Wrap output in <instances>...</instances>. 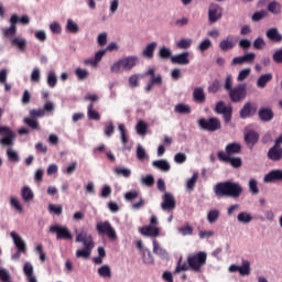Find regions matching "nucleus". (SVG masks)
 <instances>
[{
    "mask_svg": "<svg viewBox=\"0 0 282 282\" xmlns=\"http://www.w3.org/2000/svg\"><path fill=\"white\" fill-rule=\"evenodd\" d=\"M216 197H230L231 199H239L243 194V186L241 183L227 180L219 182L214 186Z\"/></svg>",
    "mask_w": 282,
    "mask_h": 282,
    "instance_id": "f257e3e1",
    "label": "nucleus"
},
{
    "mask_svg": "<svg viewBox=\"0 0 282 282\" xmlns=\"http://www.w3.org/2000/svg\"><path fill=\"white\" fill-rule=\"evenodd\" d=\"M208 259V253L205 251H198L196 254H192L187 257V264L193 272H202V268L206 263Z\"/></svg>",
    "mask_w": 282,
    "mask_h": 282,
    "instance_id": "f03ea898",
    "label": "nucleus"
},
{
    "mask_svg": "<svg viewBox=\"0 0 282 282\" xmlns=\"http://www.w3.org/2000/svg\"><path fill=\"white\" fill-rule=\"evenodd\" d=\"M198 127L203 131H209V133H215V131H219L221 129V121L217 117H209V118H199L198 119Z\"/></svg>",
    "mask_w": 282,
    "mask_h": 282,
    "instance_id": "7ed1b4c3",
    "label": "nucleus"
},
{
    "mask_svg": "<svg viewBox=\"0 0 282 282\" xmlns=\"http://www.w3.org/2000/svg\"><path fill=\"white\" fill-rule=\"evenodd\" d=\"M96 230L99 236L105 235L106 237H108V239H110V241H116V239H118L116 228L111 226V223L109 220L97 223Z\"/></svg>",
    "mask_w": 282,
    "mask_h": 282,
    "instance_id": "20e7f679",
    "label": "nucleus"
},
{
    "mask_svg": "<svg viewBox=\"0 0 282 282\" xmlns=\"http://www.w3.org/2000/svg\"><path fill=\"white\" fill-rule=\"evenodd\" d=\"M229 94V100L231 102H241V100H246V96H248V84L241 83L234 87Z\"/></svg>",
    "mask_w": 282,
    "mask_h": 282,
    "instance_id": "39448f33",
    "label": "nucleus"
},
{
    "mask_svg": "<svg viewBox=\"0 0 282 282\" xmlns=\"http://www.w3.org/2000/svg\"><path fill=\"white\" fill-rule=\"evenodd\" d=\"M0 144L2 147H14V140L17 134L12 130L11 127L8 126H0Z\"/></svg>",
    "mask_w": 282,
    "mask_h": 282,
    "instance_id": "423d86ee",
    "label": "nucleus"
},
{
    "mask_svg": "<svg viewBox=\"0 0 282 282\" xmlns=\"http://www.w3.org/2000/svg\"><path fill=\"white\" fill-rule=\"evenodd\" d=\"M215 113L223 116L224 122L228 124L232 120V106L226 105V101L219 100L214 108Z\"/></svg>",
    "mask_w": 282,
    "mask_h": 282,
    "instance_id": "0eeeda50",
    "label": "nucleus"
},
{
    "mask_svg": "<svg viewBox=\"0 0 282 282\" xmlns=\"http://www.w3.org/2000/svg\"><path fill=\"white\" fill-rule=\"evenodd\" d=\"M50 232L56 235L57 241H61L62 239H64L65 241H72V239H74V236L72 235V231H69V228L63 225H52L50 227Z\"/></svg>",
    "mask_w": 282,
    "mask_h": 282,
    "instance_id": "6e6552de",
    "label": "nucleus"
},
{
    "mask_svg": "<svg viewBox=\"0 0 282 282\" xmlns=\"http://www.w3.org/2000/svg\"><path fill=\"white\" fill-rule=\"evenodd\" d=\"M243 147L241 143L234 141L231 143H228L224 150H220L217 152V158H230L232 155H239L242 151Z\"/></svg>",
    "mask_w": 282,
    "mask_h": 282,
    "instance_id": "1a4fd4ad",
    "label": "nucleus"
},
{
    "mask_svg": "<svg viewBox=\"0 0 282 282\" xmlns=\"http://www.w3.org/2000/svg\"><path fill=\"white\" fill-rule=\"evenodd\" d=\"M177 206V202L175 200V196L172 193L165 192L162 196L161 208L165 213H173L175 207Z\"/></svg>",
    "mask_w": 282,
    "mask_h": 282,
    "instance_id": "9d476101",
    "label": "nucleus"
},
{
    "mask_svg": "<svg viewBox=\"0 0 282 282\" xmlns=\"http://www.w3.org/2000/svg\"><path fill=\"white\" fill-rule=\"evenodd\" d=\"M10 237L13 241L15 250H19V252L25 254V252H28V243L25 242V240H23L21 235H19L17 231H11Z\"/></svg>",
    "mask_w": 282,
    "mask_h": 282,
    "instance_id": "9b49d317",
    "label": "nucleus"
},
{
    "mask_svg": "<svg viewBox=\"0 0 282 282\" xmlns=\"http://www.w3.org/2000/svg\"><path fill=\"white\" fill-rule=\"evenodd\" d=\"M223 17L221 6L217 3H210L208 9V21L209 23H217Z\"/></svg>",
    "mask_w": 282,
    "mask_h": 282,
    "instance_id": "f8f14e48",
    "label": "nucleus"
},
{
    "mask_svg": "<svg viewBox=\"0 0 282 282\" xmlns=\"http://www.w3.org/2000/svg\"><path fill=\"white\" fill-rule=\"evenodd\" d=\"M118 129L120 133L122 151H131V149H133V143L129 144V134L127 133V127L124 126V123H119Z\"/></svg>",
    "mask_w": 282,
    "mask_h": 282,
    "instance_id": "ddd939ff",
    "label": "nucleus"
},
{
    "mask_svg": "<svg viewBox=\"0 0 282 282\" xmlns=\"http://www.w3.org/2000/svg\"><path fill=\"white\" fill-rule=\"evenodd\" d=\"M264 184H276L279 182H282V170L281 169H274L271 170L269 173H267L263 176Z\"/></svg>",
    "mask_w": 282,
    "mask_h": 282,
    "instance_id": "4468645a",
    "label": "nucleus"
},
{
    "mask_svg": "<svg viewBox=\"0 0 282 282\" xmlns=\"http://www.w3.org/2000/svg\"><path fill=\"white\" fill-rule=\"evenodd\" d=\"M257 115V106H253L251 101L246 102L239 111V117L241 120H247V118H252Z\"/></svg>",
    "mask_w": 282,
    "mask_h": 282,
    "instance_id": "2eb2a0df",
    "label": "nucleus"
},
{
    "mask_svg": "<svg viewBox=\"0 0 282 282\" xmlns=\"http://www.w3.org/2000/svg\"><path fill=\"white\" fill-rule=\"evenodd\" d=\"M258 118L261 122H272L274 120V110L271 107L262 106L258 110Z\"/></svg>",
    "mask_w": 282,
    "mask_h": 282,
    "instance_id": "dca6fc26",
    "label": "nucleus"
},
{
    "mask_svg": "<svg viewBox=\"0 0 282 282\" xmlns=\"http://www.w3.org/2000/svg\"><path fill=\"white\" fill-rule=\"evenodd\" d=\"M121 62L123 63V70L131 72L133 67L138 66V63H140V58L137 55H129L122 57Z\"/></svg>",
    "mask_w": 282,
    "mask_h": 282,
    "instance_id": "f3484780",
    "label": "nucleus"
},
{
    "mask_svg": "<svg viewBox=\"0 0 282 282\" xmlns=\"http://www.w3.org/2000/svg\"><path fill=\"white\" fill-rule=\"evenodd\" d=\"M243 138L247 147H249V149H252L259 142V132L254 130H248L245 132Z\"/></svg>",
    "mask_w": 282,
    "mask_h": 282,
    "instance_id": "a211bd4d",
    "label": "nucleus"
},
{
    "mask_svg": "<svg viewBox=\"0 0 282 282\" xmlns=\"http://www.w3.org/2000/svg\"><path fill=\"white\" fill-rule=\"evenodd\" d=\"M96 245L94 242H88L84 245V248L76 250V258L77 259H89L91 257V250H94V247Z\"/></svg>",
    "mask_w": 282,
    "mask_h": 282,
    "instance_id": "6ab92c4d",
    "label": "nucleus"
},
{
    "mask_svg": "<svg viewBox=\"0 0 282 282\" xmlns=\"http://www.w3.org/2000/svg\"><path fill=\"white\" fill-rule=\"evenodd\" d=\"M139 232L143 237H160V227L145 225L139 229Z\"/></svg>",
    "mask_w": 282,
    "mask_h": 282,
    "instance_id": "aec40b11",
    "label": "nucleus"
},
{
    "mask_svg": "<svg viewBox=\"0 0 282 282\" xmlns=\"http://www.w3.org/2000/svg\"><path fill=\"white\" fill-rule=\"evenodd\" d=\"M10 44L12 47H15V50H19V52H25V50H28V40L23 36L18 35L10 39Z\"/></svg>",
    "mask_w": 282,
    "mask_h": 282,
    "instance_id": "412c9836",
    "label": "nucleus"
},
{
    "mask_svg": "<svg viewBox=\"0 0 282 282\" xmlns=\"http://www.w3.org/2000/svg\"><path fill=\"white\" fill-rule=\"evenodd\" d=\"M267 158L271 162H281V160H282V148H279L276 145H272L267 152Z\"/></svg>",
    "mask_w": 282,
    "mask_h": 282,
    "instance_id": "4be33fe9",
    "label": "nucleus"
},
{
    "mask_svg": "<svg viewBox=\"0 0 282 282\" xmlns=\"http://www.w3.org/2000/svg\"><path fill=\"white\" fill-rule=\"evenodd\" d=\"M218 160L225 164H230L232 169H241L243 166V160L240 156H223Z\"/></svg>",
    "mask_w": 282,
    "mask_h": 282,
    "instance_id": "5701e85b",
    "label": "nucleus"
},
{
    "mask_svg": "<svg viewBox=\"0 0 282 282\" xmlns=\"http://www.w3.org/2000/svg\"><path fill=\"white\" fill-rule=\"evenodd\" d=\"M188 56H191V53H188V51L173 55L171 63L173 65H188V63H191V59L188 58Z\"/></svg>",
    "mask_w": 282,
    "mask_h": 282,
    "instance_id": "b1692460",
    "label": "nucleus"
},
{
    "mask_svg": "<svg viewBox=\"0 0 282 282\" xmlns=\"http://www.w3.org/2000/svg\"><path fill=\"white\" fill-rule=\"evenodd\" d=\"M192 98L197 105H204V102H206V93L204 91V87H195Z\"/></svg>",
    "mask_w": 282,
    "mask_h": 282,
    "instance_id": "393cba45",
    "label": "nucleus"
},
{
    "mask_svg": "<svg viewBox=\"0 0 282 282\" xmlns=\"http://www.w3.org/2000/svg\"><path fill=\"white\" fill-rule=\"evenodd\" d=\"M265 36L271 41V43H281L282 34L279 32L278 28H270L265 31Z\"/></svg>",
    "mask_w": 282,
    "mask_h": 282,
    "instance_id": "a878e982",
    "label": "nucleus"
},
{
    "mask_svg": "<svg viewBox=\"0 0 282 282\" xmlns=\"http://www.w3.org/2000/svg\"><path fill=\"white\" fill-rule=\"evenodd\" d=\"M20 195L23 199V202L25 204H30V202H32V199H34V192L32 191V188L28 185H24L21 191H20Z\"/></svg>",
    "mask_w": 282,
    "mask_h": 282,
    "instance_id": "bb28decb",
    "label": "nucleus"
},
{
    "mask_svg": "<svg viewBox=\"0 0 282 282\" xmlns=\"http://www.w3.org/2000/svg\"><path fill=\"white\" fill-rule=\"evenodd\" d=\"M152 166L159 169V171H162L163 173H169V171H171V163H169L166 159L153 161Z\"/></svg>",
    "mask_w": 282,
    "mask_h": 282,
    "instance_id": "cd10ccee",
    "label": "nucleus"
},
{
    "mask_svg": "<svg viewBox=\"0 0 282 282\" xmlns=\"http://www.w3.org/2000/svg\"><path fill=\"white\" fill-rule=\"evenodd\" d=\"M156 47H158V42H151L147 44V46L142 51V56L144 58H148V61H151V58H153V55L155 54Z\"/></svg>",
    "mask_w": 282,
    "mask_h": 282,
    "instance_id": "c85d7f7f",
    "label": "nucleus"
},
{
    "mask_svg": "<svg viewBox=\"0 0 282 282\" xmlns=\"http://www.w3.org/2000/svg\"><path fill=\"white\" fill-rule=\"evenodd\" d=\"M153 253L156 254L160 259H169V251L166 249L160 247V242L155 239L152 242Z\"/></svg>",
    "mask_w": 282,
    "mask_h": 282,
    "instance_id": "c756f323",
    "label": "nucleus"
},
{
    "mask_svg": "<svg viewBox=\"0 0 282 282\" xmlns=\"http://www.w3.org/2000/svg\"><path fill=\"white\" fill-rule=\"evenodd\" d=\"M272 73H265L260 75L259 78L257 79V87H259V89H265V87L268 86L270 80H272Z\"/></svg>",
    "mask_w": 282,
    "mask_h": 282,
    "instance_id": "7c9ffc66",
    "label": "nucleus"
},
{
    "mask_svg": "<svg viewBox=\"0 0 282 282\" xmlns=\"http://www.w3.org/2000/svg\"><path fill=\"white\" fill-rule=\"evenodd\" d=\"M156 56L161 58V61H172L173 58V51L169 46H161L159 48V52L156 53Z\"/></svg>",
    "mask_w": 282,
    "mask_h": 282,
    "instance_id": "2f4dec72",
    "label": "nucleus"
},
{
    "mask_svg": "<svg viewBox=\"0 0 282 282\" xmlns=\"http://www.w3.org/2000/svg\"><path fill=\"white\" fill-rule=\"evenodd\" d=\"M23 122L26 124V127L33 129L34 131H39V129H41V124H39V119L33 117L32 115H29V117H24Z\"/></svg>",
    "mask_w": 282,
    "mask_h": 282,
    "instance_id": "473e14b6",
    "label": "nucleus"
},
{
    "mask_svg": "<svg viewBox=\"0 0 282 282\" xmlns=\"http://www.w3.org/2000/svg\"><path fill=\"white\" fill-rule=\"evenodd\" d=\"M135 131L138 135H141L142 138H144V135H147L149 131V123H147L144 119H140L135 124Z\"/></svg>",
    "mask_w": 282,
    "mask_h": 282,
    "instance_id": "72a5a7b5",
    "label": "nucleus"
},
{
    "mask_svg": "<svg viewBox=\"0 0 282 282\" xmlns=\"http://www.w3.org/2000/svg\"><path fill=\"white\" fill-rule=\"evenodd\" d=\"M144 78V75L142 74H133L128 78V85L131 89H137V87H140V80Z\"/></svg>",
    "mask_w": 282,
    "mask_h": 282,
    "instance_id": "f704fd0d",
    "label": "nucleus"
},
{
    "mask_svg": "<svg viewBox=\"0 0 282 282\" xmlns=\"http://www.w3.org/2000/svg\"><path fill=\"white\" fill-rule=\"evenodd\" d=\"M250 261L242 259L241 265H238V273L240 276H248L251 272Z\"/></svg>",
    "mask_w": 282,
    "mask_h": 282,
    "instance_id": "c9c22d12",
    "label": "nucleus"
},
{
    "mask_svg": "<svg viewBox=\"0 0 282 282\" xmlns=\"http://www.w3.org/2000/svg\"><path fill=\"white\" fill-rule=\"evenodd\" d=\"M76 243H94V237L91 235L87 236V232H79L75 238Z\"/></svg>",
    "mask_w": 282,
    "mask_h": 282,
    "instance_id": "e433bc0d",
    "label": "nucleus"
},
{
    "mask_svg": "<svg viewBox=\"0 0 282 282\" xmlns=\"http://www.w3.org/2000/svg\"><path fill=\"white\" fill-rule=\"evenodd\" d=\"M253 217L252 214L248 213V212H240L237 215V221L239 224H243L245 226L250 224V221H252Z\"/></svg>",
    "mask_w": 282,
    "mask_h": 282,
    "instance_id": "4c0bfd02",
    "label": "nucleus"
},
{
    "mask_svg": "<svg viewBox=\"0 0 282 282\" xmlns=\"http://www.w3.org/2000/svg\"><path fill=\"white\" fill-rule=\"evenodd\" d=\"M191 106L184 102H180L174 107V112L181 113L182 116H187L188 113H191Z\"/></svg>",
    "mask_w": 282,
    "mask_h": 282,
    "instance_id": "58836bf2",
    "label": "nucleus"
},
{
    "mask_svg": "<svg viewBox=\"0 0 282 282\" xmlns=\"http://www.w3.org/2000/svg\"><path fill=\"white\" fill-rule=\"evenodd\" d=\"M58 83V76H56V73L54 70H48L47 77H46V84L51 89H54Z\"/></svg>",
    "mask_w": 282,
    "mask_h": 282,
    "instance_id": "ea45409f",
    "label": "nucleus"
},
{
    "mask_svg": "<svg viewBox=\"0 0 282 282\" xmlns=\"http://www.w3.org/2000/svg\"><path fill=\"white\" fill-rule=\"evenodd\" d=\"M75 76L77 77V80H79V83H85V80L89 78V70H87L86 68L77 67L75 68Z\"/></svg>",
    "mask_w": 282,
    "mask_h": 282,
    "instance_id": "a19ab883",
    "label": "nucleus"
},
{
    "mask_svg": "<svg viewBox=\"0 0 282 282\" xmlns=\"http://www.w3.org/2000/svg\"><path fill=\"white\" fill-rule=\"evenodd\" d=\"M97 273L101 279H111V267L104 264L98 268Z\"/></svg>",
    "mask_w": 282,
    "mask_h": 282,
    "instance_id": "79ce46f5",
    "label": "nucleus"
},
{
    "mask_svg": "<svg viewBox=\"0 0 282 282\" xmlns=\"http://www.w3.org/2000/svg\"><path fill=\"white\" fill-rule=\"evenodd\" d=\"M7 158L10 162H13L14 164L21 162V158L19 156V152H17V150H13L12 148L7 149Z\"/></svg>",
    "mask_w": 282,
    "mask_h": 282,
    "instance_id": "37998d69",
    "label": "nucleus"
},
{
    "mask_svg": "<svg viewBox=\"0 0 282 282\" xmlns=\"http://www.w3.org/2000/svg\"><path fill=\"white\" fill-rule=\"evenodd\" d=\"M111 74H122L124 72V65L122 58H119L110 66Z\"/></svg>",
    "mask_w": 282,
    "mask_h": 282,
    "instance_id": "c03bdc74",
    "label": "nucleus"
},
{
    "mask_svg": "<svg viewBox=\"0 0 282 282\" xmlns=\"http://www.w3.org/2000/svg\"><path fill=\"white\" fill-rule=\"evenodd\" d=\"M87 116H88V120H96V121L100 120V112L94 109V104L88 105Z\"/></svg>",
    "mask_w": 282,
    "mask_h": 282,
    "instance_id": "a18cd8bd",
    "label": "nucleus"
},
{
    "mask_svg": "<svg viewBox=\"0 0 282 282\" xmlns=\"http://www.w3.org/2000/svg\"><path fill=\"white\" fill-rule=\"evenodd\" d=\"M113 133H116V126L113 124L112 120H109L107 123H105L104 135H106V138H111Z\"/></svg>",
    "mask_w": 282,
    "mask_h": 282,
    "instance_id": "49530a36",
    "label": "nucleus"
},
{
    "mask_svg": "<svg viewBox=\"0 0 282 282\" xmlns=\"http://www.w3.org/2000/svg\"><path fill=\"white\" fill-rule=\"evenodd\" d=\"M66 30L70 34H78L80 32V28L78 26V23H76L74 20L68 19L66 22Z\"/></svg>",
    "mask_w": 282,
    "mask_h": 282,
    "instance_id": "de8ad7c7",
    "label": "nucleus"
},
{
    "mask_svg": "<svg viewBox=\"0 0 282 282\" xmlns=\"http://www.w3.org/2000/svg\"><path fill=\"white\" fill-rule=\"evenodd\" d=\"M141 184L151 188L155 184V176L153 174H147L145 176H141Z\"/></svg>",
    "mask_w": 282,
    "mask_h": 282,
    "instance_id": "09e8293b",
    "label": "nucleus"
},
{
    "mask_svg": "<svg viewBox=\"0 0 282 282\" xmlns=\"http://www.w3.org/2000/svg\"><path fill=\"white\" fill-rule=\"evenodd\" d=\"M163 82H160L159 78H150L149 83L147 84V86L144 87V91L145 94H151V91L153 90V87H160L162 85Z\"/></svg>",
    "mask_w": 282,
    "mask_h": 282,
    "instance_id": "8fccbe9b",
    "label": "nucleus"
},
{
    "mask_svg": "<svg viewBox=\"0 0 282 282\" xmlns=\"http://www.w3.org/2000/svg\"><path fill=\"white\" fill-rule=\"evenodd\" d=\"M267 10L271 14H281V4L276 0H273L268 4Z\"/></svg>",
    "mask_w": 282,
    "mask_h": 282,
    "instance_id": "3c124183",
    "label": "nucleus"
},
{
    "mask_svg": "<svg viewBox=\"0 0 282 282\" xmlns=\"http://www.w3.org/2000/svg\"><path fill=\"white\" fill-rule=\"evenodd\" d=\"M220 215H221V212H219V209H210L207 213L208 224H215V221H217V219H219Z\"/></svg>",
    "mask_w": 282,
    "mask_h": 282,
    "instance_id": "603ef678",
    "label": "nucleus"
},
{
    "mask_svg": "<svg viewBox=\"0 0 282 282\" xmlns=\"http://www.w3.org/2000/svg\"><path fill=\"white\" fill-rule=\"evenodd\" d=\"M142 260H143V263H147L148 265H153L154 263L153 254L151 253V250H149V248L143 249Z\"/></svg>",
    "mask_w": 282,
    "mask_h": 282,
    "instance_id": "864d4df0",
    "label": "nucleus"
},
{
    "mask_svg": "<svg viewBox=\"0 0 282 282\" xmlns=\"http://www.w3.org/2000/svg\"><path fill=\"white\" fill-rule=\"evenodd\" d=\"M9 204H10L11 208H14V210H18V213H23V205H21L19 197L11 196Z\"/></svg>",
    "mask_w": 282,
    "mask_h": 282,
    "instance_id": "5fc2aeb1",
    "label": "nucleus"
},
{
    "mask_svg": "<svg viewBox=\"0 0 282 282\" xmlns=\"http://www.w3.org/2000/svg\"><path fill=\"white\" fill-rule=\"evenodd\" d=\"M229 39L230 36L219 42V48L221 50V52H228L229 50H232V47H235V43H232V41H230Z\"/></svg>",
    "mask_w": 282,
    "mask_h": 282,
    "instance_id": "6e6d98bb",
    "label": "nucleus"
},
{
    "mask_svg": "<svg viewBox=\"0 0 282 282\" xmlns=\"http://www.w3.org/2000/svg\"><path fill=\"white\" fill-rule=\"evenodd\" d=\"M197 180H199V173L194 172L192 177L188 178L186 182L187 191H193L195 188V185L197 184Z\"/></svg>",
    "mask_w": 282,
    "mask_h": 282,
    "instance_id": "4d7b16f0",
    "label": "nucleus"
},
{
    "mask_svg": "<svg viewBox=\"0 0 282 282\" xmlns=\"http://www.w3.org/2000/svg\"><path fill=\"white\" fill-rule=\"evenodd\" d=\"M113 173L115 175H121V177H131V169L129 167H115Z\"/></svg>",
    "mask_w": 282,
    "mask_h": 282,
    "instance_id": "13d9d810",
    "label": "nucleus"
},
{
    "mask_svg": "<svg viewBox=\"0 0 282 282\" xmlns=\"http://www.w3.org/2000/svg\"><path fill=\"white\" fill-rule=\"evenodd\" d=\"M149 155L147 154V150L142 144H138L137 147V159L140 160V162H144Z\"/></svg>",
    "mask_w": 282,
    "mask_h": 282,
    "instance_id": "bf43d9fd",
    "label": "nucleus"
},
{
    "mask_svg": "<svg viewBox=\"0 0 282 282\" xmlns=\"http://www.w3.org/2000/svg\"><path fill=\"white\" fill-rule=\"evenodd\" d=\"M191 45H193V40L191 39H181L176 43V47H178V50H188Z\"/></svg>",
    "mask_w": 282,
    "mask_h": 282,
    "instance_id": "052dcab7",
    "label": "nucleus"
},
{
    "mask_svg": "<svg viewBox=\"0 0 282 282\" xmlns=\"http://www.w3.org/2000/svg\"><path fill=\"white\" fill-rule=\"evenodd\" d=\"M249 191L251 195H259V182L257 178L249 180Z\"/></svg>",
    "mask_w": 282,
    "mask_h": 282,
    "instance_id": "680f3d73",
    "label": "nucleus"
},
{
    "mask_svg": "<svg viewBox=\"0 0 282 282\" xmlns=\"http://www.w3.org/2000/svg\"><path fill=\"white\" fill-rule=\"evenodd\" d=\"M3 35L9 39H14V36H17V25H12L10 24L9 28L4 29L3 31Z\"/></svg>",
    "mask_w": 282,
    "mask_h": 282,
    "instance_id": "e2e57ef3",
    "label": "nucleus"
},
{
    "mask_svg": "<svg viewBox=\"0 0 282 282\" xmlns=\"http://www.w3.org/2000/svg\"><path fill=\"white\" fill-rule=\"evenodd\" d=\"M111 196V186L108 184L102 185L100 193H99V197H101L102 199H107V197Z\"/></svg>",
    "mask_w": 282,
    "mask_h": 282,
    "instance_id": "0e129e2a",
    "label": "nucleus"
},
{
    "mask_svg": "<svg viewBox=\"0 0 282 282\" xmlns=\"http://www.w3.org/2000/svg\"><path fill=\"white\" fill-rule=\"evenodd\" d=\"M178 232L182 237H191L193 235V226L187 224L185 227H180Z\"/></svg>",
    "mask_w": 282,
    "mask_h": 282,
    "instance_id": "69168bd1",
    "label": "nucleus"
},
{
    "mask_svg": "<svg viewBox=\"0 0 282 282\" xmlns=\"http://www.w3.org/2000/svg\"><path fill=\"white\" fill-rule=\"evenodd\" d=\"M140 196V193L135 189H131L124 194L126 202H133L134 199H138Z\"/></svg>",
    "mask_w": 282,
    "mask_h": 282,
    "instance_id": "338daca9",
    "label": "nucleus"
},
{
    "mask_svg": "<svg viewBox=\"0 0 282 282\" xmlns=\"http://www.w3.org/2000/svg\"><path fill=\"white\" fill-rule=\"evenodd\" d=\"M252 45H253V50H263V47L265 46V40L259 36L253 41Z\"/></svg>",
    "mask_w": 282,
    "mask_h": 282,
    "instance_id": "774afa93",
    "label": "nucleus"
}]
</instances>
